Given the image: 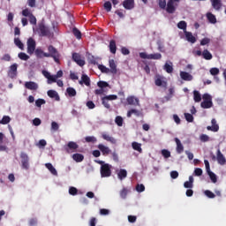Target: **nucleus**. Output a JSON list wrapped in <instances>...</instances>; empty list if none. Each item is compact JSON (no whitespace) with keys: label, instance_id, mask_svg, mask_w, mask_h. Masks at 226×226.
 I'll list each match as a JSON object with an SVG mask.
<instances>
[{"label":"nucleus","instance_id":"f257e3e1","mask_svg":"<svg viewBox=\"0 0 226 226\" xmlns=\"http://www.w3.org/2000/svg\"><path fill=\"white\" fill-rule=\"evenodd\" d=\"M48 52L49 53L44 54V57H52L55 63L59 64V58L61 57V54H59V51L57 50V49H56L52 45H49L48 47Z\"/></svg>","mask_w":226,"mask_h":226},{"label":"nucleus","instance_id":"f03ea898","mask_svg":"<svg viewBox=\"0 0 226 226\" xmlns=\"http://www.w3.org/2000/svg\"><path fill=\"white\" fill-rule=\"evenodd\" d=\"M40 36H47L48 38H54V32L50 31V28L43 23L39 24Z\"/></svg>","mask_w":226,"mask_h":226},{"label":"nucleus","instance_id":"7ed1b4c3","mask_svg":"<svg viewBox=\"0 0 226 226\" xmlns=\"http://www.w3.org/2000/svg\"><path fill=\"white\" fill-rule=\"evenodd\" d=\"M180 0H168V3L166 4V11L167 13H175L176 10H177V4Z\"/></svg>","mask_w":226,"mask_h":226},{"label":"nucleus","instance_id":"20e7f679","mask_svg":"<svg viewBox=\"0 0 226 226\" xmlns=\"http://www.w3.org/2000/svg\"><path fill=\"white\" fill-rule=\"evenodd\" d=\"M203 102L200 103L202 109H211L213 107V101L209 94H204L202 95Z\"/></svg>","mask_w":226,"mask_h":226},{"label":"nucleus","instance_id":"39448f33","mask_svg":"<svg viewBox=\"0 0 226 226\" xmlns=\"http://www.w3.org/2000/svg\"><path fill=\"white\" fill-rule=\"evenodd\" d=\"M113 100H117V95L116 94H110V95H106L102 98V103L105 109H110V103L109 102L113 101Z\"/></svg>","mask_w":226,"mask_h":226},{"label":"nucleus","instance_id":"423d86ee","mask_svg":"<svg viewBox=\"0 0 226 226\" xmlns=\"http://www.w3.org/2000/svg\"><path fill=\"white\" fill-rule=\"evenodd\" d=\"M23 17H28L30 24L36 26V17L33 15V12L29 9H24L22 11Z\"/></svg>","mask_w":226,"mask_h":226},{"label":"nucleus","instance_id":"0eeeda50","mask_svg":"<svg viewBox=\"0 0 226 226\" xmlns=\"http://www.w3.org/2000/svg\"><path fill=\"white\" fill-rule=\"evenodd\" d=\"M27 54L32 56V54H34V51L36 50V41L33 38H29L27 40Z\"/></svg>","mask_w":226,"mask_h":226},{"label":"nucleus","instance_id":"6e6552de","mask_svg":"<svg viewBox=\"0 0 226 226\" xmlns=\"http://www.w3.org/2000/svg\"><path fill=\"white\" fill-rule=\"evenodd\" d=\"M22 169L27 170L29 169V156L27 154L22 152L20 154Z\"/></svg>","mask_w":226,"mask_h":226},{"label":"nucleus","instance_id":"1a4fd4ad","mask_svg":"<svg viewBox=\"0 0 226 226\" xmlns=\"http://www.w3.org/2000/svg\"><path fill=\"white\" fill-rule=\"evenodd\" d=\"M72 61L78 64V66H84L86 64V60L82 58V56L79 53H72Z\"/></svg>","mask_w":226,"mask_h":226},{"label":"nucleus","instance_id":"9d476101","mask_svg":"<svg viewBox=\"0 0 226 226\" xmlns=\"http://www.w3.org/2000/svg\"><path fill=\"white\" fill-rule=\"evenodd\" d=\"M79 149V145L75 141H69L65 147L67 153H75Z\"/></svg>","mask_w":226,"mask_h":226},{"label":"nucleus","instance_id":"9b49d317","mask_svg":"<svg viewBox=\"0 0 226 226\" xmlns=\"http://www.w3.org/2000/svg\"><path fill=\"white\" fill-rule=\"evenodd\" d=\"M154 84L158 87H167V81L163 80V77L160 75L155 76Z\"/></svg>","mask_w":226,"mask_h":226},{"label":"nucleus","instance_id":"f8f14e48","mask_svg":"<svg viewBox=\"0 0 226 226\" xmlns=\"http://www.w3.org/2000/svg\"><path fill=\"white\" fill-rule=\"evenodd\" d=\"M17 68H19V64H13L10 66L8 71V77H10V79H15V77H17Z\"/></svg>","mask_w":226,"mask_h":226},{"label":"nucleus","instance_id":"ddd939ff","mask_svg":"<svg viewBox=\"0 0 226 226\" xmlns=\"http://www.w3.org/2000/svg\"><path fill=\"white\" fill-rule=\"evenodd\" d=\"M124 8L125 10H133L135 6V1L134 0H124L123 3Z\"/></svg>","mask_w":226,"mask_h":226},{"label":"nucleus","instance_id":"4468645a","mask_svg":"<svg viewBox=\"0 0 226 226\" xmlns=\"http://www.w3.org/2000/svg\"><path fill=\"white\" fill-rule=\"evenodd\" d=\"M184 34L189 43H195V41H197V38L193 36V34H192V32L185 31Z\"/></svg>","mask_w":226,"mask_h":226},{"label":"nucleus","instance_id":"2eb2a0df","mask_svg":"<svg viewBox=\"0 0 226 226\" xmlns=\"http://www.w3.org/2000/svg\"><path fill=\"white\" fill-rule=\"evenodd\" d=\"M25 87L30 91H36L38 89V84L34 81H27L25 83Z\"/></svg>","mask_w":226,"mask_h":226},{"label":"nucleus","instance_id":"dca6fc26","mask_svg":"<svg viewBox=\"0 0 226 226\" xmlns=\"http://www.w3.org/2000/svg\"><path fill=\"white\" fill-rule=\"evenodd\" d=\"M212 123V126H207V130H208V132H218V130H220V126L218 125V124H216V119L213 118L211 120Z\"/></svg>","mask_w":226,"mask_h":226},{"label":"nucleus","instance_id":"f3484780","mask_svg":"<svg viewBox=\"0 0 226 226\" xmlns=\"http://www.w3.org/2000/svg\"><path fill=\"white\" fill-rule=\"evenodd\" d=\"M109 72L112 73L113 75H116V73H117V65L116 64V62L114 61V59H110L109 61Z\"/></svg>","mask_w":226,"mask_h":226},{"label":"nucleus","instance_id":"a211bd4d","mask_svg":"<svg viewBox=\"0 0 226 226\" xmlns=\"http://www.w3.org/2000/svg\"><path fill=\"white\" fill-rule=\"evenodd\" d=\"M180 77L182 80H185L187 82L193 80V76L186 72H180Z\"/></svg>","mask_w":226,"mask_h":226},{"label":"nucleus","instance_id":"6ab92c4d","mask_svg":"<svg viewBox=\"0 0 226 226\" xmlns=\"http://www.w3.org/2000/svg\"><path fill=\"white\" fill-rule=\"evenodd\" d=\"M175 142L177 144V153L178 154H181V153L185 151V147L183 146V143H181V140L178 138H175Z\"/></svg>","mask_w":226,"mask_h":226},{"label":"nucleus","instance_id":"aec40b11","mask_svg":"<svg viewBox=\"0 0 226 226\" xmlns=\"http://www.w3.org/2000/svg\"><path fill=\"white\" fill-rule=\"evenodd\" d=\"M79 84H80L81 86H82V84H85V86L89 87V86H91V79H89L87 77V75L83 74L81 76V80L79 81Z\"/></svg>","mask_w":226,"mask_h":226},{"label":"nucleus","instance_id":"412c9836","mask_svg":"<svg viewBox=\"0 0 226 226\" xmlns=\"http://www.w3.org/2000/svg\"><path fill=\"white\" fill-rule=\"evenodd\" d=\"M217 162L220 165H225L226 163L225 156H223L220 149L217 150Z\"/></svg>","mask_w":226,"mask_h":226},{"label":"nucleus","instance_id":"4be33fe9","mask_svg":"<svg viewBox=\"0 0 226 226\" xmlns=\"http://www.w3.org/2000/svg\"><path fill=\"white\" fill-rule=\"evenodd\" d=\"M126 100H127L128 105H134V106L139 105V99L133 95L128 96Z\"/></svg>","mask_w":226,"mask_h":226},{"label":"nucleus","instance_id":"5701e85b","mask_svg":"<svg viewBox=\"0 0 226 226\" xmlns=\"http://www.w3.org/2000/svg\"><path fill=\"white\" fill-rule=\"evenodd\" d=\"M98 149L102 153L104 156L110 154V148H109V147H105L103 144H99Z\"/></svg>","mask_w":226,"mask_h":226},{"label":"nucleus","instance_id":"b1692460","mask_svg":"<svg viewBox=\"0 0 226 226\" xmlns=\"http://www.w3.org/2000/svg\"><path fill=\"white\" fill-rule=\"evenodd\" d=\"M47 94L49 98H54L56 102H59V100H61V98L59 97V94H57L56 90H49Z\"/></svg>","mask_w":226,"mask_h":226},{"label":"nucleus","instance_id":"393cba45","mask_svg":"<svg viewBox=\"0 0 226 226\" xmlns=\"http://www.w3.org/2000/svg\"><path fill=\"white\" fill-rule=\"evenodd\" d=\"M163 70L167 72V73H172V72H174V67L172 65V62H166L164 66H163Z\"/></svg>","mask_w":226,"mask_h":226},{"label":"nucleus","instance_id":"a878e982","mask_svg":"<svg viewBox=\"0 0 226 226\" xmlns=\"http://www.w3.org/2000/svg\"><path fill=\"white\" fill-rule=\"evenodd\" d=\"M109 49L111 54H116V52H117V46L116 45V41L111 40L109 41Z\"/></svg>","mask_w":226,"mask_h":226},{"label":"nucleus","instance_id":"bb28decb","mask_svg":"<svg viewBox=\"0 0 226 226\" xmlns=\"http://www.w3.org/2000/svg\"><path fill=\"white\" fill-rule=\"evenodd\" d=\"M132 147L134 149V151H138V153H142V144L133 141L132 143Z\"/></svg>","mask_w":226,"mask_h":226},{"label":"nucleus","instance_id":"cd10ccee","mask_svg":"<svg viewBox=\"0 0 226 226\" xmlns=\"http://www.w3.org/2000/svg\"><path fill=\"white\" fill-rule=\"evenodd\" d=\"M193 100L196 103L202 102V95H200V92L197 90L193 91Z\"/></svg>","mask_w":226,"mask_h":226},{"label":"nucleus","instance_id":"c85d7f7f","mask_svg":"<svg viewBox=\"0 0 226 226\" xmlns=\"http://www.w3.org/2000/svg\"><path fill=\"white\" fill-rule=\"evenodd\" d=\"M202 56H203V59H206L207 61H211V59H213V55L207 49L203 50Z\"/></svg>","mask_w":226,"mask_h":226},{"label":"nucleus","instance_id":"c756f323","mask_svg":"<svg viewBox=\"0 0 226 226\" xmlns=\"http://www.w3.org/2000/svg\"><path fill=\"white\" fill-rule=\"evenodd\" d=\"M207 19L210 24H216V16L212 12L207 13Z\"/></svg>","mask_w":226,"mask_h":226},{"label":"nucleus","instance_id":"7c9ffc66","mask_svg":"<svg viewBox=\"0 0 226 226\" xmlns=\"http://www.w3.org/2000/svg\"><path fill=\"white\" fill-rule=\"evenodd\" d=\"M207 175L209 176L212 183L215 184L218 183V177L216 176V174H215V172L211 171V170H207Z\"/></svg>","mask_w":226,"mask_h":226},{"label":"nucleus","instance_id":"2f4dec72","mask_svg":"<svg viewBox=\"0 0 226 226\" xmlns=\"http://www.w3.org/2000/svg\"><path fill=\"white\" fill-rule=\"evenodd\" d=\"M211 3L215 10H220L222 8V0H212Z\"/></svg>","mask_w":226,"mask_h":226},{"label":"nucleus","instance_id":"473e14b6","mask_svg":"<svg viewBox=\"0 0 226 226\" xmlns=\"http://www.w3.org/2000/svg\"><path fill=\"white\" fill-rule=\"evenodd\" d=\"M102 139L104 140H107V142H111V144H116V139H114L112 136L103 133L102 134Z\"/></svg>","mask_w":226,"mask_h":226},{"label":"nucleus","instance_id":"72a5a7b5","mask_svg":"<svg viewBox=\"0 0 226 226\" xmlns=\"http://www.w3.org/2000/svg\"><path fill=\"white\" fill-rule=\"evenodd\" d=\"M185 188H193V176L189 177V181L184 183Z\"/></svg>","mask_w":226,"mask_h":226},{"label":"nucleus","instance_id":"f704fd0d","mask_svg":"<svg viewBox=\"0 0 226 226\" xmlns=\"http://www.w3.org/2000/svg\"><path fill=\"white\" fill-rule=\"evenodd\" d=\"M72 159L74 162H80L84 161V155L82 154H72Z\"/></svg>","mask_w":226,"mask_h":226},{"label":"nucleus","instance_id":"c9c22d12","mask_svg":"<svg viewBox=\"0 0 226 226\" xmlns=\"http://www.w3.org/2000/svg\"><path fill=\"white\" fill-rule=\"evenodd\" d=\"M66 93L71 98H72L73 96H77V90H75V88L73 87H67Z\"/></svg>","mask_w":226,"mask_h":226},{"label":"nucleus","instance_id":"e433bc0d","mask_svg":"<svg viewBox=\"0 0 226 226\" xmlns=\"http://www.w3.org/2000/svg\"><path fill=\"white\" fill-rule=\"evenodd\" d=\"M132 114H134V116H137V117H140V111H139L138 109H132L127 112V117H132Z\"/></svg>","mask_w":226,"mask_h":226},{"label":"nucleus","instance_id":"4c0bfd02","mask_svg":"<svg viewBox=\"0 0 226 226\" xmlns=\"http://www.w3.org/2000/svg\"><path fill=\"white\" fill-rule=\"evenodd\" d=\"M72 34L77 38V40H81L82 33L80 32V30H79V28L77 27L72 28Z\"/></svg>","mask_w":226,"mask_h":226},{"label":"nucleus","instance_id":"58836bf2","mask_svg":"<svg viewBox=\"0 0 226 226\" xmlns=\"http://www.w3.org/2000/svg\"><path fill=\"white\" fill-rule=\"evenodd\" d=\"M14 44L16 47H19L20 50H24V43H22V41L19 37L14 38Z\"/></svg>","mask_w":226,"mask_h":226},{"label":"nucleus","instance_id":"ea45409f","mask_svg":"<svg viewBox=\"0 0 226 226\" xmlns=\"http://www.w3.org/2000/svg\"><path fill=\"white\" fill-rule=\"evenodd\" d=\"M117 176L118 179H120V181H123V179H124L126 176H128V173L126 170H120L118 171Z\"/></svg>","mask_w":226,"mask_h":226},{"label":"nucleus","instance_id":"a19ab883","mask_svg":"<svg viewBox=\"0 0 226 226\" xmlns=\"http://www.w3.org/2000/svg\"><path fill=\"white\" fill-rule=\"evenodd\" d=\"M103 8L108 12L111 11H112V3H110V1L105 2L104 4H103Z\"/></svg>","mask_w":226,"mask_h":226},{"label":"nucleus","instance_id":"79ce46f5","mask_svg":"<svg viewBox=\"0 0 226 226\" xmlns=\"http://www.w3.org/2000/svg\"><path fill=\"white\" fill-rule=\"evenodd\" d=\"M177 27H178V29H183L184 33H185V31H186V27H187L186 21H179L177 23Z\"/></svg>","mask_w":226,"mask_h":226},{"label":"nucleus","instance_id":"37998d69","mask_svg":"<svg viewBox=\"0 0 226 226\" xmlns=\"http://www.w3.org/2000/svg\"><path fill=\"white\" fill-rule=\"evenodd\" d=\"M45 54H47V53L43 52L40 49H35V56H36V57H40L41 59V58L45 57Z\"/></svg>","mask_w":226,"mask_h":226},{"label":"nucleus","instance_id":"c03bdc74","mask_svg":"<svg viewBox=\"0 0 226 226\" xmlns=\"http://www.w3.org/2000/svg\"><path fill=\"white\" fill-rule=\"evenodd\" d=\"M98 68L102 73H110V69L107 68L105 65L100 64Z\"/></svg>","mask_w":226,"mask_h":226},{"label":"nucleus","instance_id":"a18cd8bd","mask_svg":"<svg viewBox=\"0 0 226 226\" xmlns=\"http://www.w3.org/2000/svg\"><path fill=\"white\" fill-rule=\"evenodd\" d=\"M18 57L21 59V61H27V59H29V56L24 52L19 53Z\"/></svg>","mask_w":226,"mask_h":226},{"label":"nucleus","instance_id":"49530a36","mask_svg":"<svg viewBox=\"0 0 226 226\" xmlns=\"http://www.w3.org/2000/svg\"><path fill=\"white\" fill-rule=\"evenodd\" d=\"M159 8L165 10L167 8V0H158Z\"/></svg>","mask_w":226,"mask_h":226},{"label":"nucleus","instance_id":"de8ad7c7","mask_svg":"<svg viewBox=\"0 0 226 226\" xmlns=\"http://www.w3.org/2000/svg\"><path fill=\"white\" fill-rule=\"evenodd\" d=\"M204 194L206 195V197H207L208 199H215V197H216V195L215 194V192L207 190L204 192Z\"/></svg>","mask_w":226,"mask_h":226},{"label":"nucleus","instance_id":"09e8293b","mask_svg":"<svg viewBox=\"0 0 226 226\" xmlns=\"http://www.w3.org/2000/svg\"><path fill=\"white\" fill-rule=\"evenodd\" d=\"M123 117L121 116H117L116 118H115V123L116 124H117V126H123Z\"/></svg>","mask_w":226,"mask_h":226},{"label":"nucleus","instance_id":"8fccbe9b","mask_svg":"<svg viewBox=\"0 0 226 226\" xmlns=\"http://www.w3.org/2000/svg\"><path fill=\"white\" fill-rule=\"evenodd\" d=\"M85 140H86V142H88V143L92 142V144H94V142H96L97 139L94 136H87L85 138Z\"/></svg>","mask_w":226,"mask_h":226},{"label":"nucleus","instance_id":"3c124183","mask_svg":"<svg viewBox=\"0 0 226 226\" xmlns=\"http://www.w3.org/2000/svg\"><path fill=\"white\" fill-rule=\"evenodd\" d=\"M111 174H112L111 170H101L102 177H109V176H111Z\"/></svg>","mask_w":226,"mask_h":226},{"label":"nucleus","instance_id":"603ef678","mask_svg":"<svg viewBox=\"0 0 226 226\" xmlns=\"http://www.w3.org/2000/svg\"><path fill=\"white\" fill-rule=\"evenodd\" d=\"M149 59H154V60L162 59V54L160 53L150 54Z\"/></svg>","mask_w":226,"mask_h":226},{"label":"nucleus","instance_id":"864d4df0","mask_svg":"<svg viewBox=\"0 0 226 226\" xmlns=\"http://www.w3.org/2000/svg\"><path fill=\"white\" fill-rule=\"evenodd\" d=\"M11 121V118L8 116H4L2 120H1V124H8Z\"/></svg>","mask_w":226,"mask_h":226},{"label":"nucleus","instance_id":"5fc2aeb1","mask_svg":"<svg viewBox=\"0 0 226 226\" xmlns=\"http://www.w3.org/2000/svg\"><path fill=\"white\" fill-rule=\"evenodd\" d=\"M161 154H162L163 158H170V151L168 149H162Z\"/></svg>","mask_w":226,"mask_h":226},{"label":"nucleus","instance_id":"6e6d98bb","mask_svg":"<svg viewBox=\"0 0 226 226\" xmlns=\"http://www.w3.org/2000/svg\"><path fill=\"white\" fill-rule=\"evenodd\" d=\"M145 190H146V186H144V185L138 184L136 185V191L139 192V193H142V192H144Z\"/></svg>","mask_w":226,"mask_h":226},{"label":"nucleus","instance_id":"4d7b16f0","mask_svg":"<svg viewBox=\"0 0 226 226\" xmlns=\"http://www.w3.org/2000/svg\"><path fill=\"white\" fill-rule=\"evenodd\" d=\"M69 193L70 195L75 196L79 193V190L76 187L72 186L69 188Z\"/></svg>","mask_w":226,"mask_h":226},{"label":"nucleus","instance_id":"13d9d810","mask_svg":"<svg viewBox=\"0 0 226 226\" xmlns=\"http://www.w3.org/2000/svg\"><path fill=\"white\" fill-rule=\"evenodd\" d=\"M185 117L188 123H193V115L190 113H185Z\"/></svg>","mask_w":226,"mask_h":226},{"label":"nucleus","instance_id":"bf43d9fd","mask_svg":"<svg viewBox=\"0 0 226 226\" xmlns=\"http://www.w3.org/2000/svg\"><path fill=\"white\" fill-rule=\"evenodd\" d=\"M200 140H201V142H209V136H207V134H201Z\"/></svg>","mask_w":226,"mask_h":226},{"label":"nucleus","instance_id":"052dcab7","mask_svg":"<svg viewBox=\"0 0 226 226\" xmlns=\"http://www.w3.org/2000/svg\"><path fill=\"white\" fill-rule=\"evenodd\" d=\"M97 86L101 87V89H103V87H109V83H107V81H99Z\"/></svg>","mask_w":226,"mask_h":226},{"label":"nucleus","instance_id":"680f3d73","mask_svg":"<svg viewBox=\"0 0 226 226\" xmlns=\"http://www.w3.org/2000/svg\"><path fill=\"white\" fill-rule=\"evenodd\" d=\"M112 169V165L104 163L101 166V170H110Z\"/></svg>","mask_w":226,"mask_h":226},{"label":"nucleus","instance_id":"e2e57ef3","mask_svg":"<svg viewBox=\"0 0 226 226\" xmlns=\"http://www.w3.org/2000/svg\"><path fill=\"white\" fill-rule=\"evenodd\" d=\"M88 63H90V64H96V57L93 55H89Z\"/></svg>","mask_w":226,"mask_h":226},{"label":"nucleus","instance_id":"0e129e2a","mask_svg":"<svg viewBox=\"0 0 226 226\" xmlns=\"http://www.w3.org/2000/svg\"><path fill=\"white\" fill-rule=\"evenodd\" d=\"M126 195H128V190L126 188H124L121 192H120V197L122 199H126Z\"/></svg>","mask_w":226,"mask_h":226},{"label":"nucleus","instance_id":"69168bd1","mask_svg":"<svg viewBox=\"0 0 226 226\" xmlns=\"http://www.w3.org/2000/svg\"><path fill=\"white\" fill-rule=\"evenodd\" d=\"M29 226H36L38 225V219L37 218H32L29 220Z\"/></svg>","mask_w":226,"mask_h":226},{"label":"nucleus","instance_id":"338daca9","mask_svg":"<svg viewBox=\"0 0 226 226\" xmlns=\"http://www.w3.org/2000/svg\"><path fill=\"white\" fill-rule=\"evenodd\" d=\"M211 75H218L220 73V69L214 67L210 69Z\"/></svg>","mask_w":226,"mask_h":226},{"label":"nucleus","instance_id":"774afa93","mask_svg":"<svg viewBox=\"0 0 226 226\" xmlns=\"http://www.w3.org/2000/svg\"><path fill=\"white\" fill-rule=\"evenodd\" d=\"M36 107H41L42 105H45V101L43 99H38L35 101Z\"/></svg>","mask_w":226,"mask_h":226}]
</instances>
